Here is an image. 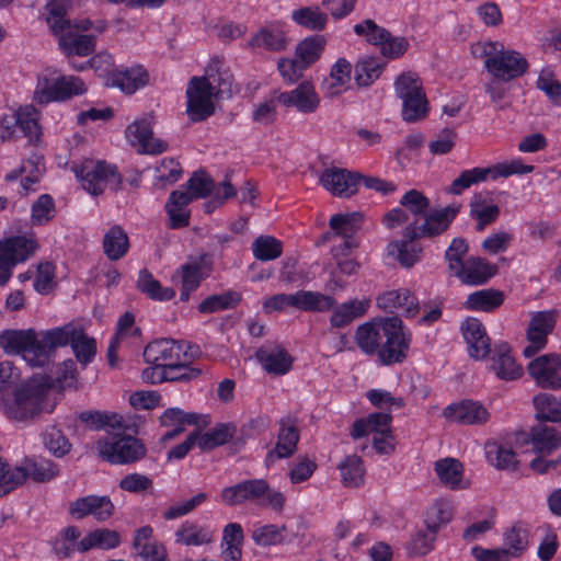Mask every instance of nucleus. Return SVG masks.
<instances>
[{
	"label": "nucleus",
	"instance_id": "nucleus-60",
	"mask_svg": "<svg viewBox=\"0 0 561 561\" xmlns=\"http://www.w3.org/2000/svg\"><path fill=\"white\" fill-rule=\"evenodd\" d=\"M253 255L259 261H272L283 253V243L272 236H260L252 243Z\"/></svg>",
	"mask_w": 561,
	"mask_h": 561
},
{
	"label": "nucleus",
	"instance_id": "nucleus-6",
	"mask_svg": "<svg viewBox=\"0 0 561 561\" xmlns=\"http://www.w3.org/2000/svg\"><path fill=\"white\" fill-rule=\"evenodd\" d=\"M394 91L402 100V119L416 123L424 119L428 113V101L420 78L411 72L401 73L394 81Z\"/></svg>",
	"mask_w": 561,
	"mask_h": 561
},
{
	"label": "nucleus",
	"instance_id": "nucleus-57",
	"mask_svg": "<svg viewBox=\"0 0 561 561\" xmlns=\"http://www.w3.org/2000/svg\"><path fill=\"white\" fill-rule=\"evenodd\" d=\"M342 482L345 486H359L364 483L365 468L359 456L351 455L339 465Z\"/></svg>",
	"mask_w": 561,
	"mask_h": 561
},
{
	"label": "nucleus",
	"instance_id": "nucleus-10",
	"mask_svg": "<svg viewBox=\"0 0 561 561\" xmlns=\"http://www.w3.org/2000/svg\"><path fill=\"white\" fill-rule=\"evenodd\" d=\"M382 340L376 353L382 365L402 363L410 347L411 336L403 331V322L398 316L386 317V327L381 329Z\"/></svg>",
	"mask_w": 561,
	"mask_h": 561
},
{
	"label": "nucleus",
	"instance_id": "nucleus-20",
	"mask_svg": "<svg viewBox=\"0 0 561 561\" xmlns=\"http://www.w3.org/2000/svg\"><path fill=\"white\" fill-rule=\"evenodd\" d=\"M68 511L76 519L93 516L98 522H105L114 515L115 506L107 495H87L71 502Z\"/></svg>",
	"mask_w": 561,
	"mask_h": 561
},
{
	"label": "nucleus",
	"instance_id": "nucleus-43",
	"mask_svg": "<svg viewBox=\"0 0 561 561\" xmlns=\"http://www.w3.org/2000/svg\"><path fill=\"white\" fill-rule=\"evenodd\" d=\"M485 456L490 465L500 470H517L518 459L513 448L496 442L485 445Z\"/></svg>",
	"mask_w": 561,
	"mask_h": 561
},
{
	"label": "nucleus",
	"instance_id": "nucleus-19",
	"mask_svg": "<svg viewBox=\"0 0 561 561\" xmlns=\"http://www.w3.org/2000/svg\"><path fill=\"white\" fill-rule=\"evenodd\" d=\"M556 325V311H539L535 313L527 329V340L529 344L524 348L525 357H533L540 352L548 342V335Z\"/></svg>",
	"mask_w": 561,
	"mask_h": 561
},
{
	"label": "nucleus",
	"instance_id": "nucleus-41",
	"mask_svg": "<svg viewBox=\"0 0 561 561\" xmlns=\"http://www.w3.org/2000/svg\"><path fill=\"white\" fill-rule=\"evenodd\" d=\"M530 443L535 453L551 455L561 447V434L550 426L534 427L530 434Z\"/></svg>",
	"mask_w": 561,
	"mask_h": 561
},
{
	"label": "nucleus",
	"instance_id": "nucleus-15",
	"mask_svg": "<svg viewBox=\"0 0 561 561\" xmlns=\"http://www.w3.org/2000/svg\"><path fill=\"white\" fill-rule=\"evenodd\" d=\"M38 248L36 240L25 236H13L0 240V285H5L18 263L25 262Z\"/></svg>",
	"mask_w": 561,
	"mask_h": 561
},
{
	"label": "nucleus",
	"instance_id": "nucleus-47",
	"mask_svg": "<svg viewBox=\"0 0 561 561\" xmlns=\"http://www.w3.org/2000/svg\"><path fill=\"white\" fill-rule=\"evenodd\" d=\"M24 473V482L30 477L35 482H46L58 476V467L48 459H25L23 466H16Z\"/></svg>",
	"mask_w": 561,
	"mask_h": 561
},
{
	"label": "nucleus",
	"instance_id": "nucleus-55",
	"mask_svg": "<svg viewBox=\"0 0 561 561\" xmlns=\"http://www.w3.org/2000/svg\"><path fill=\"white\" fill-rule=\"evenodd\" d=\"M137 288L153 300L167 301L171 300L175 296V290L173 288L162 287L160 282L154 279L147 268L139 272Z\"/></svg>",
	"mask_w": 561,
	"mask_h": 561
},
{
	"label": "nucleus",
	"instance_id": "nucleus-46",
	"mask_svg": "<svg viewBox=\"0 0 561 561\" xmlns=\"http://www.w3.org/2000/svg\"><path fill=\"white\" fill-rule=\"evenodd\" d=\"M121 543V536L116 530L96 529L89 533L78 543V551L87 552L93 548L113 549Z\"/></svg>",
	"mask_w": 561,
	"mask_h": 561
},
{
	"label": "nucleus",
	"instance_id": "nucleus-34",
	"mask_svg": "<svg viewBox=\"0 0 561 561\" xmlns=\"http://www.w3.org/2000/svg\"><path fill=\"white\" fill-rule=\"evenodd\" d=\"M152 528L144 526L136 530L133 546L145 561H169L163 545L152 541Z\"/></svg>",
	"mask_w": 561,
	"mask_h": 561
},
{
	"label": "nucleus",
	"instance_id": "nucleus-11",
	"mask_svg": "<svg viewBox=\"0 0 561 561\" xmlns=\"http://www.w3.org/2000/svg\"><path fill=\"white\" fill-rule=\"evenodd\" d=\"M96 448L100 457L112 465H129L146 456L144 443L130 435H115L99 439Z\"/></svg>",
	"mask_w": 561,
	"mask_h": 561
},
{
	"label": "nucleus",
	"instance_id": "nucleus-23",
	"mask_svg": "<svg viewBox=\"0 0 561 561\" xmlns=\"http://www.w3.org/2000/svg\"><path fill=\"white\" fill-rule=\"evenodd\" d=\"M360 175L342 168H328L321 176V185L339 197H350L358 190Z\"/></svg>",
	"mask_w": 561,
	"mask_h": 561
},
{
	"label": "nucleus",
	"instance_id": "nucleus-27",
	"mask_svg": "<svg viewBox=\"0 0 561 561\" xmlns=\"http://www.w3.org/2000/svg\"><path fill=\"white\" fill-rule=\"evenodd\" d=\"M461 331L468 345L470 357L484 359L491 354V340L480 320L477 318H468L462 322Z\"/></svg>",
	"mask_w": 561,
	"mask_h": 561
},
{
	"label": "nucleus",
	"instance_id": "nucleus-21",
	"mask_svg": "<svg viewBox=\"0 0 561 561\" xmlns=\"http://www.w3.org/2000/svg\"><path fill=\"white\" fill-rule=\"evenodd\" d=\"M218 100L231 98L234 89V78L228 68L224 67L218 57H214L205 69V75L198 77Z\"/></svg>",
	"mask_w": 561,
	"mask_h": 561
},
{
	"label": "nucleus",
	"instance_id": "nucleus-64",
	"mask_svg": "<svg viewBox=\"0 0 561 561\" xmlns=\"http://www.w3.org/2000/svg\"><path fill=\"white\" fill-rule=\"evenodd\" d=\"M504 542L508 547L507 557H520L528 546V531L518 525L512 526L504 534Z\"/></svg>",
	"mask_w": 561,
	"mask_h": 561
},
{
	"label": "nucleus",
	"instance_id": "nucleus-59",
	"mask_svg": "<svg viewBox=\"0 0 561 561\" xmlns=\"http://www.w3.org/2000/svg\"><path fill=\"white\" fill-rule=\"evenodd\" d=\"M352 65L345 58H339L332 66L330 72V82H325L324 88L329 96H335L341 93V87L351 80Z\"/></svg>",
	"mask_w": 561,
	"mask_h": 561
},
{
	"label": "nucleus",
	"instance_id": "nucleus-35",
	"mask_svg": "<svg viewBox=\"0 0 561 561\" xmlns=\"http://www.w3.org/2000/svg\"><path fill=\"white\" fill-rule=\"evenodd\" d=\"M287 44L286 34L278 23L261 27L249 41V46L252 48H263L274 53L283 51Z\"/></svg>",
	"mask_w": 561,
	"mask_h": 561
},
{
	"label": "nucleus",
	"instance_id": "nucleus-29",
	"mask_svg": "<svg viewBox=\"0 0 561 561\" xmlns=\"http://www.w3.org/2000/svg\"><path fill=\"white\" fill-rule=\"evenodd\" d=\"M491 370L502 380H515L522 377L523 368L516 364L512 348L506 342H501L492 348Z\"/></svg>",
	"mask_w": 561,
	"mask_h": 561
},
{
	"label": "nucleus",
	"instance_id": "nucleus-17",
	"mask_svg": "<svg viewBox=\"0 0 561 561\" xmlns=\"http://www.w3.org/2000/svg\"><path fill=\"white\" fill-rule=\"evenodd\" d=\"M527 370L540 388L561 389V354L538 356L528 364Z\"/></svg>",
	"mask_w": 561,
	"mask_h": 561
},
{
	"label": "nucleus",
	"instance_id": "nucleus-39",
	"mask_svg": "<svg viewBox=\"0 0 561 561\" xmlns=\"http://www.w3.org/2000/svg\"><path fill=\"white\" fill-rule=\"evenodd\" d=\"M205 256H201L198 260L183 264L180 267L182 288L180 299L187 301L193 291H195L202 280L206 277L203 273Z\"/></svg>",
	"mask_w": 561,
	"mask_h": 561
},
{
	"label": "nucleus",
	"instance_id": "nucleus-49",
	"mask_svg": "<svg viewBox=\"0 0 561 561\" xmlns=\"http://www.w3.org/2000/svg\"><path fill=\"white\" fill-rule=\"evenodd\" d=\"M439 525L436 522H426V528L417 530L408 543V554L411 557L427 554L433 549Z\"/></svg>",
	"mask_w": 561,
	"mask_h": 561
},
{
	"label": "nucleus",
	"instance_id": "nucleus-28",
	"mask_svg": "<svg viewBox=\"0 0 561 561\" xmlns=\"http://www.w3.org/2000/svg\"><path fill=\"white\" fill-rule=\"evenodd\" d=\"M276 99L282 105L294 106L304 114L314 113L320 105V96L310 81H304L294 90L279 93Z\"/></svg>",
	"mask_w": 561,
	"mask_h": 561
},
{
	"label": "nucleus",
	"instance_id": "nucleus-52",
	"mask_svg": "<svg viewBox=\"0 0 561 561\" xmlns=\"http://www.w3.org/2000/svg\"><path fill=\"white\" fill-rule=\"evenodd\" d=\"M470 217L477 220V230L482 231L488 225L494 222L500 216L497 205H485L481 194H474L469 204Z\"/></svg>",
	"mask_w": 561,
	"mask_h": 561
},
{
	"label": "nucleus",
	"instance_id": "nucleus-14",
	"mask_svg": "<svg viewBox=\"0 0 561 561\" xmlns=\"http://www.w3.org/2000/svg\"><path fill=\"white\" fill-rule=\"evenodd\" d=\"M201 356L197 345L185 341L161 339L149 343L144 351V358L148 364H173L193 362Z\"/></svg>",
	"mask_w": 561,
	"mask_h": 561
},
{
	"label": "nucleus",
	"instance_id": "nucleus-12",
	"mask_svg": "<svg viewBox=\"0 0 561 561\" xmlns=\"http://www.w3.org/2000/svg\"><path fill=\"white\" fill-rule=\"evenodd\" d=\"M76 175L83 188L92 195L102 194L107 185L117 191L123 184L117 168L105 161L85 160L76 169Z\"/></svg>",
	"mask_w": 561,
	"mask_h": 561
},
{
	"label": "nucleus",
	"instance_id": "nucleus-26",
	"mask_svg": "<svg viewBox=\"0 0 561 561\" xmlns=\"http://www.w3.org/2000/svg\"><path fill=\"white\" fill-rule=\"evenodd\" d=\"M377 306L386 312H399L407 318L415 317L420 311L417 298L405 288L383 293L377 298Z\"/></svg>",
	"mask_w": 561,
	"mask_h": 561
},
{
	"label": "nucleus",
	"instance_id": "nucleus-18",
	"mask_svg": "<svg viewBox=\"0 0 561 561\" xmlns=\"http://www.w3.org/2000/svg\"><path fill=\"white\" fill-rule=\"evenodd\" d=\"M364 215L359 211L336 214L330 218V228L343 238L342 243L333 248L335 257L344 256L353 249L357 248V243L353 240V236L360 228Z\"/></svg>",
	"mask_w": 561,
	"mask_h": 561
},
{
	"label": "nucleus",
	"instance_id": "nucleus-45",
	"mask_svg": "<svg viewBox=\"0 0 561 561\" xmlns=\"http://www.w3.org/2000/svg\"><path fill=\"white\" fill-rule=\"evenodd\" d=\"M536 417L546 422H561V397L541 392L533 398Z\"/></svg>",
	"mask_w": 561,
	"mask_h": 561
},
{
	"label": "nucleus",
	"instance_id": "nucleus-38",
	"mask_svg": "<svg viewBox=\"0 0 561 561\" xmlns=\"http://www.w3.org/2000/svg\"><path fill=\"white\" fill-rule=\"evenodd\" d=\"M192 202V196L182 190L173 191L165 204L171 229H180L190 225V211L185 207Z\"/></svg>",
	"mask_w": 561,
	"mask_h": 561
},
{
	"label": "nucleus",
	"instance_id": "nucleus-5",
	"mask_svg": "<svg viewBox=\"0 0 561 561\" xmlns=\"http://www.w3.org/2000/svg\"><path fill=\"white\" fill-rule=\"evenodd\" d=\"M55 404L48 398L46 385L31 380L14 390V400L5 405L4 413L9 419L26 421L42 412L51 413Z\"/></svg>",
	"mask_w": 561,
	"mask_h": 561
},
{
	"label": "nucleus",
	"instance_id": "nucleus-51",
	"mask_svg": "<svg viewBox=\"0 0 561 561\" xmlns=\"http://www.w3.org/2000/svg\"><path fill=\"white\" fill-rule=\"evenodd\" d=\"M325 44L327 41L322 35L308 36L297 44L295 56L309 68L321 57Z\"/></svg>",
	"mask_w": 561,
	"mask_h": 561
},
{
	"label": "nucleus",
	"instance_id": "nucleus-31",
	"mask_svg": "<svg viewBox=\"0 0 561 561\" xmlns=\"http://www.w3.org/2000/svg\"><path fill=\"white\" fill-rule=\"evenodd\" d=\"M300 435L296 425L287 421H280V428L277 435V443L265 458L266 467H271L276 460L291 457L297 450Z\"/></svg>",
	"mask_w": 561,
	"mask_h": 561
},
{
	"label": "nucleus",
	"instance_id": "nucleus-2",
	"mask_svg": "<svg viewBox=\"0 0 561 561\" xmlns=\"http://www.w3.org/2000/svg\"><path fill=\"white\" fill-rule=\"evenodd\" d=\"M47 23L51 32L58 36L59 47L67 57H85L94 53L96 37L83 32L94 28L103 33L107 27L104 21H98L94 24L88 19L72 23L65 18V10L59 5L51 8Z\"/></svg>",
	"mask_w": 561,
	"mask_h": 561
},
{
	"label": "nucleus",
	"instance_id": "nucleus-40",
	"mask_svg": "<svg viewBox=\"0 0 561 561\" xmlns=\"http://www.w3.org/2000/svg\"><path fill=\"white\" fill-rule=\"evenodd\" d=\"M391 421L392 416L389 413H370L366 417L358 419L354 422L351 436L354 439H359L369 433L376 434L383 432L385 428H391Z\"/></svg>",
	"mask_w": 561,
	"mask_h": 561
},
{
	"label": "nucleus",
	"instance_id": "nucleus-33",
	"mask_svg": "<svg viewBox=\"0 0 561 561\" xmlns=\"http://www.w3.org/2000/svg\"><path fill=\"white\" fill-rule=\"evenodd\" d=\"M370 306L369 299H352L341 305H335L330 309V325L334 329H341L351 324L355 319L363 317Z\"/></svg>",
	"mask_w": 561,
	"mask_h": 561
},
{
	"label": "nucleus",
	"instance_id": "nucleus-9",
	"mask_svg": "<svg viewBox=\"0 0 561 561\" xmlns=\"http://www.w3.org/2000/svg\"><path fill=\"white\" fill-rule=\"evenodd\" d=\"M87 91L84 82L78 77L57 76L47 71L38 77L35 98L42 104L55 101H66Z\"/></svg>",
	"mask_w": 561,
	"mask_h": 561
},
{
	"label": "nucleus",
	"instance_id": "nucleus-24",
	"mask_svg": "<svg viewBox=\"0 0 561 561\" xmlns=\"http://www.w3.org/2000/svg\"><path fill=\"white\" fill-rule=\"evenodd\" d=\"M443 415L451 422L463 425H483L491 416L482 403L469 399L449 404L444 409Z\"/></svg>",
	"mask_w": 561,
	"mask_h": 561
},
{
	"label": "nucleus",
	"instance_id": "nucleus-22",
	"mask_svg": "<svg viewBox=\"0 0 561 561\" xmlns=\"http://www.w3.org/2000/svg\"><path fill=\"white\" fill-rule=\"evenodd\" d=\"M126 137L138 152L160 154L168 149V144L153 137L152 124L148 118L137 119L127 126Z\"/></svg>",
	"mask_w": 561,
	"mask_h": 561
},
{
	"label": "nucleus",
	"instance_id": "nucleus-54",
	"mask_svg": "<svg viewBox=\"0 0 561 561\" xmlns=\"http://www.w3.org/2000/svg\"><path fill=\"white\" fill-rule=\"evenodd\" d=\"M435 472L443 484L458 489L462 481L463 466L458 459L448 457L435 462Z\"/></svg>",
	"mask_w": 561,
	"mask_h": 561
},
{
	"label": "nucleus",
	"instance_id": "nucleus-30",
	"mask_svg": "<svg viewBox=\"0 0 561 561\" xmlns=\"http://www.w3.org/2000/svg\"><path fill=\"white\" fill-rule=\"evenodd\" d=\"M255 358L267 374L286 375L293 366V356L279 345L262 346L255 352Z\"/></svg>",
	"mask_w": 561,
	"mask_h": 561
},
{
	"label": "nucleus",
	"instance_id": "nucleus-42",
	"mask_svg": "<svg viewBox=\"0 0 561 561\" xmlns=\"http://www.w3.org/2000/svg\"><path fill=\"white\" fill-rule=\"evenodd\" d=\"M504 302V293L499 289L486 288L470 294L466 300V308L492 312Z\"/></svg>",
	"mask_w": 561,
	"mask_h": 561
},
{
	"label": "nucleus",
	"instance_id": "nucleus-48",
	"mask_svg": "<svg viewBox=\"0 0 561 561\" xmlns=\"http://www.w3.org/2000/svg\"><path fill=\"white\" fill-rule=\"evenodd\" d=\"M104 253L111 261L122 259L129 249V239L121 226H113L103 238Z\"/></svg>",
	"mask_w": 561,
	"mask_h": 561
},
{
	"label": "nucleus",
	"instance_id": "nucleus-13",
	"mask_svg": "<svg viewBox=\"0 0 561 561\" xmlns=\"http://www.w3.org/2000/svg\"><path fill=\"white\" fill-rule=\"evenodd\" d=\"M335 305L332 296L320 291L298 290L295 294H277L264 302V309L283 311L286 307H294L307 312H327Z\"/></svg>",
	"mask_w": 561,
	"mask_h": 561
},
{
	"label": "nucleus",
	"instance_id": "nucleus-62",
	"mask_svg": "<svg viewBox=\"0 0 561 561\" xmlns=\"http://www.w3.org/2000/svg\"><path fill=\"white\" fill-rule=\"evenodd\" d=\"M80 530L76 526H68L60 530L53 543L54 552L59 558H68L78 550Z\"/></svg>",
	"mask_w": 561,
	"mask_h": 561
},
{
	"label": "nucleus",
	"instance_id": "nucleus-4",
	"mask_svg": "<svg viewBox=\"0 0 561 561\" xmlns=\"http://www.w3.org/2000/svg\"><path fill=\"white\" fill-rule=\"evenodd\" d=\"M47 331L39 336L33 329L5 330L0 333V347L7 354H22L31 367H43L50 359Z\"/></svg>",
	"mask_w": 561,
	"mask_h": 561
},
{
	"label": "nucleus",
	"instance_id": "nucleus-58",
	"mask_svg": "<svg viewBox=\"0 0 561 561\" xmlns=\"http://www.w3.org/2000/svg\"><path fill=\"white\" fill-rule=\"evenodd\" d=\"M241 301V295L237 291H226L220 295H211L198 305L201 313H214L221 310L236 308Z\"/></svg>",
	"mask_w": 561,
	"mask_h": 561
},
{
	"label": "nucleus",
	"instance_id": "nucleus-53",
	"mask_svg": "<svg viewBox=\"0 0 561 561\" xmlns=\"http://www.w3.org/2000/svg\"><path fill=\"white\" fill-rule=\"evenodd\" d=\"M176 542L185 546H202L214 539V531L195 523H184L175 533Z\"/></svg>",
	"mask_w": 561,
	"mask_h": 561
},
{
	"label": "nucleus",
	"instance_id": "nucleus-56",
	"mask_svg": "<svg viewBox=\"0 0 561 561\" xmlns=\"http://www.w3.org/2000/svg\"><path fill=\"white\" fill-rule=\"evenodd\" d=\"M236 432V426L232 424H218L216 427L199 435L197 445L202 450H211L229 442Z\"/></svg>",
	"mask_w": 561,
	"mask_h": 561
},
{
	"label": "nucleus",
	"instance_id": "nucleus-8",
	"mask_svg": "<svg viewBox=\"0 0 561 561\" xmlns=\"http://www.w3.org/2000/svg\"><path fill=\"white\" fill-rule=\"evenodd\" d=\"M533 171L534 165L524 164L519 160H514L510 163H497L489 168L463 170L460 172L459 176L451 182L450 186L447 188V193L460 195L473 184L484 182L489 178L496 180L499 178H507L512 174H527Z\"/></svg>",
	"mask_w": 561,
	"mask_h": 561
},
{
	"label": "nucleus",
	"instance_id": "nucleus-25",
	"mask_svg": "<svg viewBox=\"0 0 561 561\" xmlns=\"http://www.w3.org/2000/svg\"><path fill=\"white\" fill-rule=\"evenodd\" d=\"M267 492L268 482L265 479H250L225 488L220 497L227 505L234 506L247 501H257Z\"/></svg>",
	"mask_w": 561,
	"mask_h": 561
},
{
	"label": "nucleus",
	"instance_id": "nucleus-50",
	"mask_svg": "<svg viewBox=\"0 0 561 561\" xmlns=\"http://www.w3.org/2000/svg\"><path fill=\"white\" fill-rule=\"evenodd\" d=\"M400 205L405 208L408 214H411L414 217V220H417L419 225L435 211H430V199L421 191L414 188L408 191L401 197Z\"/></svg>",
	"mask_w": 561,
	"mask_h": 561
},
{
	"label": "nucleus",
	"instance_id": "nucleus-7",
	"mask_svg": "<svg viewBox=\"0 0 561 561\" xmlns=\"http://www.w3.org/2000/svg\"><path fill=\"white\" fill-rule=\"evenodd\" d=\"M46 341L50 346V357L57 347L70 344L77 360L83 366L92 362L96 353L95 340L89 337L82 329H78L72 323L47 330Z\"/></svg>",
	"mask_w": 561,
	"mask_h": 561
},
{
	"label": "nucleus",
	"instance_id": "nucleus-37",
	"mask_svg": "<svg viewBox=\"0 0 561 561\" xmlns=\"http://www.w3.org/2000/svg\"><path fill=\"white\" fill-rule=\"evenodd\" d=\"M496 272V266L491 265L485 259L471 256L466 260L462 272H458L456 276L465 284L482 285Z\"/></svg>",
	"mask_w": 561,
	"mask_h": 561
},
{
	"label": "nucleus",
	"instance_id": "nucleus-44",
	"mask_svg": "<svg viewBox=\"0 0 561 561\" xmlns=\"http://www.w3.org/2000/svg\"><path fill=\"white\" fill-rule=\"evenodd\" d=\"M291 20L306 30L321 32L327 27L329 16L319 7H302L291 12Z\"/></svg>",
	"mask_w": 561,
	"mask_h": 561
},
{
	"label": "nucleus",
	"instance_id": "nucleus-61",
	"mask_svg": "<svg viewBox=\"0 0 561 561\" xmlns=\"http://www.w3.org/2000/svg\"><path fill=\"white\" fill-rule=\"evenodd\" d=\"M385 67L376 58L368 57L358 61L355 66V81L359 87H369L377 80Z\"/></svg>",
	"mask_w": 561,
	"mask_h": 561
},
{
	"label": "nucleus",
	"instance_id": "nucleus-63",
	"mask_svg": "<svg viewBox=\"0 0 561 561\" xmlns=\"http://www.w3.org/2000/svg\"><path fill=\"white\" fill-rule=\"evenodd\" d=\"M77 381V367L72 359L65 360L57 367L56 377L48 378L46 381H42L47 387V392L50 388L64 390L67 387H71Z\"/></svg>",
	"mask_w": 561,
	"mask_h": 561
},
{
	"label": "nucleus",
	"instance_id": "nucleus-1",
	"mask_svg": "<svg viewBox=\"0 0 561 561\" xmlns=\"http://www.w3.org/2000/svg\"><path fill=\"white\" fill-rule=\"evenodd\" d=\"M459 210L460 205L451 204L436 209L421 225L417 220H413L403 230L404 240L391 242L388 245V253L396 255L403 267H412L419 261L421 252V249L412 242L423 238H434L447 231Z\"/></svg>",
	"mask_w": 561,
	"mask_h": 561
},
{
	"label": "nucleus",
	"instance_id": "nucleus-16",
	"mask_svg": "<svg viewBox=\"0 0 561 561\" xmlns=\"http://www.w3.org/2000/svg\"><path fill=\"white\" fill-rule=\"evenodd\" d=\"M185 94L186 114L192 123L205 122L215 114L216 101L219 100L198 77L190 79Z\"/></svg>",
	"mask_w": 561,
	"mask_h": 561
},
{
	"label": "nucleus",
	"instance_id": "nucleus-32",
	"mask_svg": "<svg viewBox=\"0 0 561 561\" xmlns=\"http://www.w3.org/2000/svg\"><path fill=\"white\" fill-rule=\"evenodd\" d=\"M149 75L141 66L115 69L107 78V84L116 87L127 94L135 93L148 83Z\"/></svg>",
	"mask_w": 561,
	"mask_h": 561
},
{
	"label": "nucleus",
	"instance_id": "nucleus-36",
	"mask_svg": "<svg viewBox=\"0 0 561 561\" xmlns=\"http://www.w3.org/2000/svg\"><path fill=\"white\" fill-rule=\"evenodd\" d=\"M386 327V318H376L359 325L355 340L357 346L367 355H375L382 340L381 329Z\"/></svg>",
	"mask_w": 561,
	"mask_h": 561
},
{
	"label": "nucleus",
	"instance_id": "nucleus-3",
	"mask_svg": "<svg viewBox=\"0 0 561 561\" xmlns=\"http://www.w3.org/2000/svg\"><path fill=\"white\" fill-rule=\"evenodd\" d=\"M472 54L484 59V68L496 80L510 82L523 77L529 68L527 59L514 49H507L500 42L477 43Z\"/></svg>",
	"mask_w": 561,
	"mask_h": 561
}]
</instances>
